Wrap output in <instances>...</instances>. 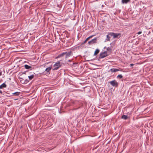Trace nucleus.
Returning <instances> with one entry per match:
<instances>
[{"mask_svg":"<svg viewBox=\"0 0 153 153\" xmlns=\"http://www.w3.org/2000/svg\"><path fill=\"white\" fill-rule=\"evenodd\" d=\"M52 68V66H50L47 68L45 69V71L47 72H48Z\"/></svg>","mask_w":153,"mask_h":153,"instance_id":"nucleus-12","label":"nucleus"},{"mask_svg":"<svg viewBox=\"0 0 153 153\" xmlns=\"http://www.w3.org/2000/svg\"><path fill=\"white\" fill-rule=\"evenodd\" d=\"M142 32L141 31H139L138 33V34H140L142 33Z\"/></svg>","mask_w":153,"mask_h":153,"instance_id":"nucleus-22","label":"nucleus"},{"mask_svg":"<svg viewBox=\"0 0 153 153\" xmlns=\"http://www.w3.org/2000/svg\"><path fill=\"white\" fill-rule=\"evenodd\" d=\"M65 53H66L65 55V58H67L68 57H69L70 56H71L72 55V52L71 51H70L69 52H65Z\"/></svg>","mask_w":153,"mask_h":153,"instance_id":"nucleus-5","label":"nucleus"},{"mask_svg":"<svg viewBox=\"0 0 153 153\" xmlns=\"http://www.w3.org/2000/svg\"><path fill=\"white\" fill-rule=\"evenodd\" d=\"M97 43V38H95L94 39H92L91 40L89 41L88 42V44L89 45H91L95 43Z\"/></svg>","mask_w":153,"mask_h":153,"instance_id":"nucleus-3","label":"nucleus"},{"mask_svg":"<svg viewBox=\"0 0 153 153\" xmlns=\"http://www.w3.org/2000/svg\"><path fill=\"white\" fill-rule=\"evenodd\" d=\"M90 38V37H88V38H87L86 39L87 40H88V41L89 40Z\"/></svg>","mask_w":153,"mask_h":153,"instance_id":"nucleus-23","label":"nucleus"},{"mask_svg":"<svg viewBox=\"0 0 153 153\" xmlns=\"http://www.w3.org/2000/svg\"><path fill=\"white\" fill-rule=\"evenodd\" d=\"M106 36L107 38L105 39V41H110V38L111 37L108 35H107Z\"/></svg>","mask_w":153,"mask_h":153,"instance_id":"nucleus-14","label":"nucleus"},{"mask_svg":"<svg viewBox=\"0 0 153 153\" xmlns=\"http://www.w3.org/2000/svg\"><path fill=\"white\" fill-rule=\"evenodd\" d=\"M94 36V35H92V36H89V37H90V38H91L93 36Z\"/></svg>","mask_w":153,"mask_h":153,"instance_id":"nucleus-24","label":"nucleus"},{"mask_svg":"<svg viewBox=\"0 0 153 153\" xmlns=\"http://www.w3.org/2000/svg\"><path fill=\"white\" fill-rule=\"evenodd\" d=\"M111 46H112V47H113V46H112V45H111Z\"/></svg>","mask_w":153,"mask_h":153,"instance_id":"nucleus-31","label":"nucleus"},{"mask_svg":"<svg viewBox=\"0 0 153 153\" xmlns=\"http://www.w3.org/2000/svg\"><path fill=\"white\" fill-rule=\"evenodd\" d=\"M130 1V0H122V3L123 4H127Z\"/></svg>","mask_w":153,"mask_h":153,"instance_id":"nucleus-8","label":"nucleus"},{"mask_svg":"<svg viewBox=\"0 0 153 153\" xmlns=\"http://www.w3.org/2000/svg\"><path fill=\"white\" fill-rule=\"evenodd\" d=\"M115 43L114 42H113L111 43L110 45H112V46H114L115 45Z\"/></svg>","mask_w":153,"mask_h":153,"instance_id":"nucleus-21","label":"nucleus"},{"mask_svg":"<svg viewBox=\"0 0 153 153\" xmlns=\"http://www.w3.org/2000/svg\"><path fill=\"white\" fill-rule=\"evenodd\" d=\"M86 41H84V42H83V43H82V44H85L86 43Z\"/></svg>","mask_w":153,"mask_h":153,"instance_id":"nucleus-25","label":"nucleus"},{"mask_svg":"<svg viewBox=\"0 0 153 153\" xmlns=\"http://www.w3.org/2000/svg\"><path fill=\"white\" fill-rule=\"evenodd\" d=\"M119 71V70L116 68H111L110 69V71L112 72H116Z\"/></svg>","mask_w":153,"mask_h":153,"instance_id":"nucleus-10","label":"nucleus"},{"mask_svg":"<svg viewBox=\"0 0 153 153\" xmlns=\"http://www.w3.org/2000/svg\"><path fill=\"white\" fill-rule=\"evenodd\" d=\"M130 65H131V66H133L134 65V64H130Z\"/></svg>","mask_w":153,"mask_h":153,"instance_id":"nucleus-26","label":"nucleus"},{"mask_svg":"<svg viewBox=\"0 0 153 153\" xmlns=\"http://www.w3.org/2000/svg\"><path fill=\"white\" fill-rule=\"evenodd\" d=\"M85 41H86V42H87V41H88V40H87V39H86Z\"/></svg>","mask_w":153,"mask_h":153,"instance_id":"nucleus-29","label":"nucleus"},{"mask_svg":"<svg viewBox=\"0 0 153 153\" xmlns=\"http://www.w3.org/2000/svg\"><path fill=\"white\" fill-rule=\"evenodd\" d=\"M121 118L125 120H126L128 118V117L126 115H124L122 116Z\"/></svg>","mask_w":153,"mask_h":153,"instance_id":"nucleus-15","label":"nucleus"},{"mask_svg":"<svg viewBox=\"0 0 153 153\" xmlns=\"http://www.w3.org/2000/svg\"><path fill=\"white\" fill-rule=\"evenodd\" d=\"M107 50L108 51H111V49L110 48L108 47L107 48Z\"/></svg>","mask_w":153,"mask_h":153,"instance_id":"nucleus-20","label":"nucleus"},{"mask_svg":"<svg viewBox=\"0 0 153 153\" xmlns=\"http://www.w3.org/2000/svg\"><path fill=\"white\" fill-rule=\"evenodd\" d=\"M66 53H65V52H63L61 54L59 55L56 58L57 59L63 56L64 55L66 54Z\"/></svg>","mask_w":153,"mask_h":153,"instance_id":"nucleus-9","label":"nucleus"},{"mask_svg":"<svg viewBox=\"0 0 153 153\" xmlns=\"http://www.w3.org/2000/svg\"><path fill=\"white\" fill-rule=\"evenodd\" d=\"M34 77V75L33 74H32L30 76H28V78L30 80L32 79Z\"/></svg>","mask_w":153,"mask_h":153,"instance_id":"nucleus-17","label":"nucleus"},{"mask_svg":"<svg viewBox=\"0 0 153 153\" xmlns=\"http://www.w3.org/2000/svg\"><path fill=\"white\" fill-rule=\"evenodd\" d=\"M2 75V73L1 72H0V76L1 75Z\"/></svg>","mask_w":153,"mask_h":153,"instance_id":"nucleus-27","label":"nucleus"},{"mask_svg":"<svg viewBox=\"0 0 153 153\" xmlns=\"http://www.w3.org/2000/svg\"><path fill=\"white\" fill-rule=\"evenodd\" d=\"M68 61L69 62H71V60H69Z\"/></svg>","mask_w":153,"mask_h":153,"instance_id":"nucleus-30","label":"nucleus"},{"mask_svg":"<svg viewBox=\"0 0 153 153\" xmlns=\"http://www.w3.org/2000/svg\"><path fill=\"white\" fill-rule=\"evenodd\" d=\"M24 67L25 69H29L30 70H31V67L30 66H29L27 65H24Z\"/></svg>","mask_w":153,"mask_h":153,"instance_id":"nucleus-7","label":"nucleus"},{"mask_svg":"<svg viewBox=\"0 0 153 153\" xmlns=\"http://www.w3.org/2000/svg\"><path fill=\"white\" fill-rule=\"evenodd\" d=\"M123 76H122V75H121V74H120V75H118V76H117V77L118 78H120V79H121L123 78Z\"/></svg>","mask_w":153,"mask_h":153,"instance_id":"nucleus-19","label":"nucleus"},{"mask_svg":"<svg viewBox=\"0 0 153 153\" xmlns=\"http://www.w3.org/2000/svg\"><path fill=\"white\" fill-rule=\"evenodd\" d=\"M111 46H112V47H113V46H112V45H111Z\"/></svg>","mask_w":153,"mask_h":153,"instance_id":"nucleus-32","label":"nucleus"},{"mask_svg":"<svg viewBox=\"0 0 153 153\" xmlns=\"http://www.w3.org/2000/svg\"><path fill=\"white\" fill-rule=\"evenodd\" d=\"M6 85L4 83H3L0 85V89H2L3 88H6Z\"/></svg>","mask_w":153,"mask_h":153,"instance_id":"nucleus-11","label":"nucleus"},{"mask_svg":"<svg viewBox=\"0 0 153 153\" xmlns=\"http://www.w3.org/2000/svg\"><path fill=\"white\" fill-rule=\"evenodd\" d=\"M99 52H100L99 50L98 49H97L94 52V55H96L99 53Z\"/></svg>","mask_w":153,"mask_h":153,"instance_id":"nucleus-13","label":"nucleus"},{"mask_svg":"<svg viewBox=\"0 0 153 153\" xmlns=\"http://www.w3.org/2000/svg\"><path fill=\"white\" fill-rule=\"evenodd\" d=\"M0 93H2V91L1 90H0Z\"/></svg>","mask_w":153,"mask_h":153,"instance_id":"nucleus-28","label":"nucleus"},{"mask_svg":"<svg viewBox=\"0 0 153 153\" xmlns=\"http://www.w3.org/2000/svg\"><path fill=\"white\" fill-rule=\"evenodd\" d=\"M54 67L57 66L56 67H55L53 69V70H56L58 69L59 67L60 66V62L59 61H58V62L56 63L54 65Z\"/></svg>","mask_w":153,"mask_h":153,"instance_id":"nucleus-4","label":"nucleus"},{"mask_svg":"<svg viewBox=\"0 0 153 153\" xmlns=\"http://www.w3.org/2000/svg\"><path fill=\"white\" fill-rule=\"evenodd\" d=\"M114 33H110L108 34V35H109L111 37L112 36H114Z\"/></svg>","mask_w":153,"mask_h":153,"instance_id":"nucleus-18","label":"nucleus"},{"mask_svg":"<svg viewBox=\"0 0 153 153\" xmlns=\"http://www.w3.org/2000/svg\"><path fill=\"white\" fill-rule=\"evenodd\" d=\"M120 34L119 33H114V36H113V38H119L118 36H119L120 37Z\"/></svg>","mask_w":153,"mask_h":153,"instance_id":"nucleus-6","label":"nucleus"},{"mask_svg":"<svg viewBox=\"0 0 153 153\" xmlns=\"http://www.w3.org/2000/svg\"><path fill=\"white\" fill-rule=\"evenodd\" d=\"M20 92H16L13 94L15 96H19L20 94Z\"/></svg>","mask_w":153,"mask_h":153,"instance_id":"nucleus-16","label":"nucleus"},{"mask_svg":"<svg viewBox=\"0 0 153 153\" xmlns=\"http://www.w3.org/2000/svg\"><path fill=\"white\" fill-rule=\"evenodd\" d=\"M108 56L107 51H105L104 52H101L100 53L99 58H104Z\"/></svg>","mask_w":153,"mask_h":153,"instance_id":"nucleus-1","label":"nucleus"},{"mask_svg":"<svg viewBox=\"0 0 153 153\" xmlns=\"http://www.w3.org/2000/svg\"><path fill=\"white\" fill-rule=\"evenodd\" d=\"M109 83L112 86L116 87H117L118 85V83L115 80L109 82Z\"/></svg>","mask_w":153,"mask_h":153,"instance_id":"nucleus-2","label":"nucleus"}]
</instances>
